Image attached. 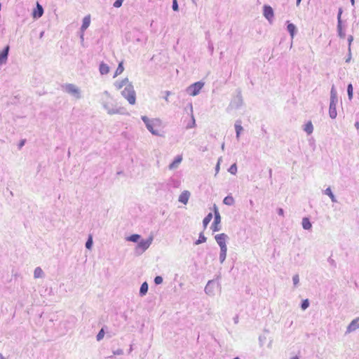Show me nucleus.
Returning a JSON list of instances; mask_svg holds the SVG:
<instances>
[{"mask_svg":"<svg viewBox=\"0 0 359 359\" xmlns=\"http://www.w3.org/2000/svg\"><path fill=\"white\" fill-rule=\"evenodd\" d=\"M114 86L117 90H121L124 88L123 90L121 92L122 95L127 99L130 104L135 103V93L128 79L126 78L121 81H116Z\"/></svg>","mask_w":359,"mask_h":359,"instance_id":"nucleus-1","label":"nucleus"},{"mask_svg":"<svg viewBox=\"0 0 359 359\" xmlns=\"http://www.w3.org/2000/svg\"><path fill=\"white\" fill-rule=\"evenodd\" d=\"M142 120L146 123L148 130L154 135H159L161 131V123L158 119L150 120L144 116Z\"/></svg>","mask_w":359,"mask_h":359,"instance_id":"nucleus-2","label":"nucleus"},{"mask_svg":"<svg viewBox=\"0 0 359 359\" xmlns=\"http://www.w3.org/2000/svg\"><path fill=\"white\" fill-rule=\"evenodd\" d=\"M153 236H149L146 240H141L135 248V253L137 255L142 254L151 245Z\"/></svg>","mask_w":359,"mask_h":359,"instance_id":"nucleus-3","label":"nucleus"},{"mask_svg":"<svg viewBox=\"0 0 359 359\" xmlns=\"http://www.w3.org/2000/svg\"><path fill=\"white\" fill-rule=\"evenodd\" d=\"M213 208H214L215 218H214V222L212 224L211 228L213 231H219L221 229L220 226H219V224L221 222V216H220V214L219 212L218 208L216 205H214Z\"/></svg>","mask_w":359,"mask_h":359,"instance_id":"nucleus-4","label":"nucleus"},{"mask_svg":"<svg viewBox=\"0 0 359 359\" xmlns=\"http://www.w3.org/2000/svg\"><path fill=\"white\" fill-rule=\"evenodd\" d=\"M204 83L203 82L198 81L193 83L188 88L189 94L191 96L197 95L202 88L203 87Z\"/></svg>","mask_w":359,"mask_h":359,"instance_id":"nucleus-5","label":"nucleus"},{"mask_svg":"<svg viewBox=\"0 0 359 359\" xmlns=\"http://www.w3.org/2000/svg\"><path fill=\"white\" fill-rule=\"evenodd\" d=\"M215 285L216 283L214 280H209L205 287V292L209 296H214Z\"/></svg>","mask_w":359,"mask_h":359,"instance_id":"nucleus-6","label":"nucleus"},{"mask_svg":"<svg viewBox=\"0 0 359 359\" xmlns=\"http://www.w3.org/2000/svg\"><path fill=\"white\" fill-rule=\"evenodd\" d=\"M359 328V317L353 319L348 325L346 334H349Z\"/></svg>","mask_w":359,"mask_h":359,"instance_id":"nucleus-7","label":"nucleus"},{"mask_svg":"<svg viewBox=\"0 0 359 359\" xmlns=\"http://www.w3.org/2000/svg\"><path fill=\"white\" fill-rule=\"evenodd\" d=\"M228 238V236L226 234L222 233H219V234H217L215 236V239L216 241V242L217 243V244L219 245V246H225L226 245V239Z\"/></svg>","mask_w":359,"mask_h":359,"instance_id":"nucleus-8","label":"nucleus"},{"mask_svg":"<svg viewBox=\"0 0 359 359\" xmlns=\"http://www.w3.org/2000/svg\"><path fill=\"white\" fill-rule=\"evenodd\" d=\"M43 14V7L37 2L36 7L34 9L32 12V17L34 19H38L41 18Z\"/></svg>","mask_w":359,"mask_h":359,"instance_id":"nucleus-9","label":"nucleus"},{"mask_svg":"<svg viewBox=\"0 0 359 359\" xmlns=\"http://www.w3.org/2000/svg\"><path fill=\"white\" fill-rule=\"evenodd\" d=\"M190 192L189 191H184L179 196V202L186 205L190 197Z\"/></svg>","mask_w":359,"mask_h":359,"instance_id":"nucleus-10","label":"nucleus"},{"mask_svg":"<svg viewBox=\"0 0 359 359\" xmlns=\"http://www.w3.org/2000/svg\"><path fill=\"white\" fill-rule=\"evenodd\" d=\"M264 15L269 20H271L273 18V11L271 6H264Z\"/></svg>","mask_w":359,"mask_h":359,"instance_id":"nucleus-11","label":"nucleus"},{"mask_svg":"<svg viewBox=\"0 0 359 359\" xmlns=\"http://www.w3.org/2000/svg\"><path fill=\"white\" fill-rule=\"evenodd\" d=\"M8 50L9 46H7L5 49L0 53V66L6 62Z\"/></svg>","mask_w":359,"mask_h":359,"instance_id":"nucleus-12","label":"nucleus"},{"mask_svg":"<svg viewBox=\"0 0 359 359\" xmlns=\"http://www.w3.org/2000/svg\"><path fill=\"white\" fill-rule=\"evenodd\" d=\"M302 224L303 229L305 230H310L312 227V224H311L309 219L307 217H304L302 219Z\"/></svg>","mask_w":359,"mask_h":359,"instance_id":"nucleus-13","label":"nucleus"},{"mask_svg":"<svg viewBox=\"0 0 359 359\" xmlns=\"http://www.w3.org/2000/svg\"><path fill=\"white\" fill-rule=\"evenodd\" d=\"M90 24V16L88 15L84 17V18L83 20L81 30L82 31L86 30L89 27Z\"/></svg>","mask_w":359,"mask_h":359,"instance_id":"nucleus-14","label":"nucleus"},{"mask_svg":"<svg viewBox=\"0 0 359 359\" xmlns=\"http://www.w3.org/2000/svg\"><path fill=\"white\" fill-rule=\"evenodd\" d=\"M44 277V273L41 267L38 266L35 268L34 271V278H40Z\"/></svg>","mask_w":359,"mask_h":359,"instance_id":"nucleus-15","label":"nucleus"},{"mask_svg":"<svg viewBox=\"0 0 359 359\" xmlns=\"http://www.w3.org/2000/svg\"><path fill=\"white\" fill-rule=\"evenodd\" d=\"M148 288H149V286H148V284L147 282H144L141 286H140V295L141 297H143L144 296L147 292H148Z\"/></svg>","mask_w":359,"mask_h":359,"instance_id":"nucleus-16","label":"nucleus"},{"mask_svg":"<svg viewBox=\"0 0 359 359\" xmlns=\"http://www.w3.org/2000/svg\"><path fill=\"white\" fill-rule=\"evenodd\" d=\"M66 90L69 93H72V94H78L79 93V90L77 89V88L72 84L67 85L66 86Z\"/></svg>","mask_w":359,"mask_h":359,"instance_id":"nucleus-17","label":"nucleus"},{"mask_svg":"<svg viewBox=\"0 0 359 359\" xmlns=\"http://www.w3.org/2000/svg\"><path fill=\"white\" fill-rule=\"evenodd\" d=\"M325 194L327 195L331 201L334 203H336L337 201L336 199V197L333 194L330 187H327L325 190Z\"/></svg>","mask_w":359,"mask_h":359,"instance_id":"nucleus-18","label":"nucleus"},{"mask_svg":"<svg viewBox=\"0 0 359 359\" xmlns=\"http://www.w3.org/2000/svg\"><path fill=\"white\" fill-rule=\"evenodd\" d=\"M100 72L102 74H107L109 72V67L107 64L101 63L100 65Z\"/></svg>","mask_w":359,"mask_h":359,"instance_id":"nucleus-19","label":"nucleus"},{"mask_svg":"<svg viewBox=\"0 0 359 359\" xmlns=\"http://www.w3.org/2000/svg\"><path fill=\"white\" fill-rule=\"evenodd\" d=\"M182 158H175V161L169 165V169L173 170L178 168V166L182 162Z\"/></svg>","mask_w":359,"mask_h":359,"instance_id":"nucleus-20","label":"nucleus"},{"mask_svg":"<svg viewBox=\"0 0 359 359\" xmlns=\"http://www.w3.org/2000/svg\"><path fill=\"white\" fill-rule=\"evenodd\" d=\"M212 219V214L211 212L208 213L205 217L203 220V224L204 228L205 229L208 224L210 222Z\"/></svg>","mask_w":359,"mask_h":359,"instance_id":"nucleus-21","label":"nucleus"},{"mask_svg":"<svg viewBox=\"0 0 359 359\" xmlns=\"http://www.w3.org/2000/svg\"><path fill=\"white\" fill-rule=\"evenodd\" d=\"M223 203L227 205H232L234 203V199L232 196H227L224 198Z\"/></svg>","mask_w":359,"mask_h":359,"instance_id":"nucleus-22","label":"nucleus"},{"mask_svg":"<svg viewBox=\"0 0 359 359\" xmlns=\"http://www.w3.org/2000/svg\"><path fill=\"white\" fill-rule=\"evenodd\" d=\"M123 71H124V67L123 65V62H121L118 64V66L114 73V77H116L117 76L120 75L121 74L123 73Z\"/></svg>","mask_w":359,"mask_h":359,"instance_id":"nucleus-23","label":"nucleus"},{"mask_svg":"<svg viewBox=\"0 0 359 359\" xmlns=\"http://www.w3.org/2000/svg\"><path fill=\"white\" fill-rule=\"evenodd\" d=\"M287 28L288 32L290 34L291 37L293 38V36L294 35L295 30H296L295 25H293L292 23H289L287 25Z\"/></svg>","mask_w":359,"mask_h":359,"instance_id":"nucleus-24","label":"nucleus"},{"mask_svg":"<svg viewBox=\"0 0 359 359\" xmlns=\"http://www.w3.org/2000/svg\"><path fill=\"white\" fill-rule=\"evenodd\" d=\"M313 130V127L312 125V123L311 121H309L306 123L304 126V130L309 134H311Z\"/></svg>","mask_w":359,"mask_h":359,"instance_id":"nucleus-25","label":"nucleus"},{"mask_svg":"<svg viewBox=\"0 0 359 359\" xmlns=\"http://www.w3.org/2000/svg\"><path fill=\"white\" fill-rule=\"evenodd\" d=\"M140 238V236L139 234H133L128 236L126 239L127 241L130 242L137 243Z\"/></svg>","mask_w":359,"mask_h":359,"instance_id":"nucleus-26","label":"nucleus"},{"mask_svg":"<svg viewBox=\"0 0 359 359\" xmlns=\"http://www.w3.org/2000/svg\"><path fill=\"white\" fill-rule=\"evenodd\" d=\"M206 241H207V238L203 235V233H201L199 234L198 239L195 242V245L201 244L203 243L206 242Z\"/></svg>","mask_w":359,"mask_h":359,"instance_id":"nucleus-27","label":"nucleus"},{"mask_svg":"<svg viewBox=\"0 0 359 359\" xmlns=\"http://www.w3.org/2000/svg\"><path fill=\"white\" fill-rule=\"evenodd\" d=\"M330 116L332 118H334L337 116V111L335 107H333L332 104H330Z\"/></svg>","mask_w":359,"mask_h":359,"instance_id":"nucleus-28","label":"nucleus"},{"mask_svg":"<svg viewBox=\"0 0 359 359\" xmlns=\"http://www.w3.org/2000/svg\"><path fill=\"white\" fill-rule=\"evenodd\" d=\"M93 243V238L91 236H89L88 238L86 243V248L88 250H90L92 248Z\"/></svg>","mask_w":359,"mask_h":359,"instance_id":"nucleus-29","label":"nucleus"},{"mask_svg":"<svg viewBox=\"0 0 359 359\" xmlns=\"http://www.w3.org/2000/svg\"><path fill=\"white\" fill-rule=\"evenodd\" d=\"M292 282L294 287H297L299 283V276L298 274H295L292 277Z\"/></svg>","mask_w":359,"mask_h":359,"instance_id":"nucleus-30","label":"nucleus"},{"mask_svg":"<svg viewBox=\"0 0 359 359\" xmlns=\"http://www.w3.org/2000/svg\"><path fill=\"white\" fill-rule=\"evenodd\" d=\"M228 171L232 174V175H235L237 172V166H236V163H233V165H231V167L229 168Z\"/></svg>","mask_w":359,"mask_h":359,"instance_id":"nucleus-31","label":"nucleus"},{"mask_svg":"<svg viewBox=\"0 0 359 359\" xmlns=\"http://www.w3.org/2000/svg\"><path fill=\"white\" fill-rule=\"evenodd\" d=\"M104 330L103 328H102L98 334H97L96 339L97 341H100L104 338Z\"/></svg>","mask_w":359,"mask_h":359,"instance_id":"nucleus-32","label":"nucleus"},{"mask_svg":"<svg viewBox=\"0 0 359 359\" xmlns=\"http://www.w3.org/2000/svg\"><path fill=\"white\" fill-rule=\"evenodd\" d=\"M309 306V300L307 299L303 300L302 304H301V308L303 310H306Z\"/></svg>","mask_w":359,"mask_h":359,"instance_id":"nucleus-33","label":"nucleus"},{"mask_svg":"<svg viewBox=\"0 0 359 359\" xmlns=\"http://www.w3.org/2000/svg\"><path fill=\"white\" fill-rule=\"evenodd\" d=\"M235 128L236 130V136L238 137L243 130V127L240 124H236Z\"/></svg>","mask_w":359,"mask_h":359,"instance_id":"nucleus-34","label":"nucleus"},{"mask_svg":"<svg viewBox=\"0 0 359 359\" xmlns=\"http://www.w3.org/2000/svg\"><path fill=\"white\" fill-rule=\"evenodd\" d=\"M347 91H348V97L351 100L353 97V86L351 84H349L348 86Z\"/></svg>","mask_w":359,"mask_h":359,"instance_id":"nucleus-35","label":"nucleus"},{"mask_svg":"<svg viewBox=\"0 0 359 359\" xmlns=\"http://www.w3.org/2000/svg\"><path fill=\"white\" fill-rule=\"evenodd\" d=\"M154 283L156 285H160L163 283V278L160 276H157L154 278Z\"/></svg>","mask_w":359,"mask_h":359,"instance_id":"nucleus-36","label":"nucleus"},{"mask_svg":"<svg viewBox=\"0 0 359 359\" xmlns=\"http://www.w3.org/2000/svg\"><path fill=\"white\" fill-rule=\"evenodd\" d=\"M226 257V254L224 252H219V262L221 264H222Z\"/></svg>","mask_w":359,"mask_h":359,"instance_id":"nucleus-37","label":"nucleus"},{"mask_svg":"<svg viewBox=\"0 0 359 359\" xmlns=\"http://www.w3.org/2000/svg\"><path fill=\"white\" fill-rule=\"evenodd\" d=\"M123 0H116L114 4V6L116 7V8H119L121 6L122 4H123Z\"/></svg>","mask_w":359,"mask_h":359,"instance_id":"nucleus-38","label":"nucleus"},{"mask_svg":"<svg viewBox=\"0 0 359 359\" xmlns=\"http://www.w3.org/2000/svg\"><path fill=\"white\" fill-rule=\"evenodd\" d=\"M113 353L114 355H122L123 353V351L122 349L121 348H118L114 351H113Z\"/></svg>","mask_w":359,"mask_h":359,"instance_id":"nucleus-39","label":"nucleus"},{"mask_svg":"<svg viewBox=\"0 0 359 359\" xmlns=\"http://www.w3.org/2000/svg\"><path fill=\"white\" fill-rule=\"evenodd\" d=\"M172 1H173L172 9L174 11H177L178 10V5H177V0H172Z\"/></svg>","mask_w":359,"mask_h":359,"instance_id":"nucleus-40","label":"nucleus"},{"mask_svg":"<svg viewBox=\"0 0 359 359\" xmlns=\"http://www.w3.org/2000/svg\"><path fill=\"white\" fill-rule=\"evenodd\" d=\"M220 252H224L226 254V252H227V246L225 245V246H220Z\"/></svg>","mask_w":359,"mask_h":359,"instance_id":"nucleus-41","label":"nucleus"},{"mask_svg":"<svg viewBox=\"0 0 359 359\" xmlns=\"http://www.w3.org/2000/svg\"><path fill=\"white\" fill-rule=\"evenodd\" d=\"M277 212H278V214L279 215H280V216H283V215H284V210H283V208H278V210H277Z\"/></svg>","mask_w":359,"mask_h":359,"instance_id":"nucleus-42","label":"nucleus"},{"mask_svg":"<svg viewBox=\"0 0 359 359\" xmlns=\"http://www.w3.org/2000/svg\"><path fill=\"white\" fill-rule=\"evenodd\" d=\"M220 158H219V161L216 165V167H215V171H216V174L218 173L219 170V165H220Z\"/></svg>","mask_w":359,"mask_h":359,"instance_id":"nucleus-43","label":"nucleus"},{"mask_svg":"<svg viewBox=\"0 0 359 359\" xmlns=\"http://www.w3.org/2000/svg\"><path fill=\"white\" fill-rule=\"evenodd\" d=\"M172 186H173L174 187H176V188H177V187H179V185H180V182L176 181V180H172Z\"/></svg>","mask_w":359,"mask_h":359,"instance_id":"nucleus-44","label":"nucleus"},{"mask_svg":"<svg viewBox=\"0 0 359 359\" xmlns=\"http://www.w3.org/2000/svg\"><path fill=\"white\" fill-rule=\"evenodd\" d=\"M340 18H341V13H339V15H338V19H339V25H338V27L339 29H341V21H340Z\"/></svg>","mask_w":359,"mask_h":359,"instance_id":"nucleus-45","label":"nucleus"},{"mask_svg":"<svg viewBox=\"0 0 359 359\" xmlns=\"http://www.w3.org/2000/svg\"><path fill=\"white\" fill-rule=\"evenodd\" d=\"M170 95V93L169 91H167L166 92V97H165V100L166 101H168V96Z\"/></svg>","mask_w":359,"mask_h":359,"instance_id":"nucleus-46","label":"nucleus"},{"mask_svg":"<svg viewBox=\"0 0 359 359\" xmlns=\"http://www.w3.org/2000/svg\"><path fill=\"white\" fill-rule=\"evenodd\" d=\"M123 173V172L122 170H120V171H118L117 172V175H122Z\"/></svg>","mask_w":359,"mask_h":359,"instance_id":"nucleus-47","label":"nucleus"},{"mask_svg":"<svg viewBox=\"0 0 359 359\" xmlns=\"http://www.w3.org/2000/svg\"><path fill=\"white\" fill-rule=\"evenodd\" d=\"M355 127L358 129L359 128V123L356 122L355 124Z\"/></svg>","mask_w":359,"mask_h":359,"instance_id":"nucleus-48","label":"nucleus"},{"mask_svg":"<svg viewBox=\"0 0 359 359\" xmlns=\"http://www.w3.org/2000/svg\"><path fill=\"white\" fill-rule=\"evenodd\" d=\"M0 359H6V358H5L1 353H0Z\"/></svg>","mask_w":359,"mask_h":359,"instance_id":"nucleus-49","label":"nucleus"},{"mask_svg":"<svg viewBox=\"0 0 359 359\" xmlns=\"http://www.w3.org/2000/svg\"><path fill=\"white\" fill-rule=\"evenodd\" d=\"M234 321H235V323H238V317L235 318H234Z\"/></svg>","mask_w":359,"mask_h":359,"instance_id":"nucleus-50","label":"nucleus"},{"mask_svg":"<svg viewBox=\"0 0 359 359\" xmlns=\"http://www.w3.org/2000/svg\"><path fill=\"white\" fill-rule=\"evenodd\" d=\"M301 1H302V0H297V6L300 4Z\"/></svg>","mask_w":359,"mask_h":359,"instance_id":"nucleus-51","label":"nucleus"},{"mask_svg":"<svg viewBox=\"0 0 359 359\" xmlns=\"http://www.w3.org/2000/svg\"><path fill=\"white\" fill-rule=\"evenodd\" d=\"M292 359H299L297 356L292 357Z\"/></svg>","mask_w":359,"mask_h":359,"instance_id":"nucleus-52","label":"nucleus"},{"mask_svg":"<svg viewBox=\"0 0 359 359\" xmlns=\"http://www.w3.org/2000/svg\"><path fill=\"white\" fill-rule=\"evenodd\" d=\"M192 121H193V123L194 124L195 123V119H194L193 116H192Z\"/></svg>","mask_w":359,"mask_h":359,"instance_id":"nucleus-53","label":"nucleus"},{"mask_svg":"<svg viewBox=\"0 0 359 359\" xmlns=\"http://www.w3.org/2000/svg\"><path fill=\"white\" fill-rule=\"evenodd\" d=\"M24 144V142H22L20 144V146H22Z\"/></svg>","mask_w":359,"mask_h":359,"instance_id":"nucleus-54","label":"nucleus"},{"mask_svg":"<svg viewBox=\"0 0 359 359\" xmlns=\"http://www.w3.org/2000/svg\"><path fill=\"white\" fill-rule=\"evenodd\" d=\"M233 359H240V358L239 357H236Z\"/></svg>","mask_w":359,"mask_h":359,"instance_id":"nucleus-55","label":"nucleus"}]
</instances>
